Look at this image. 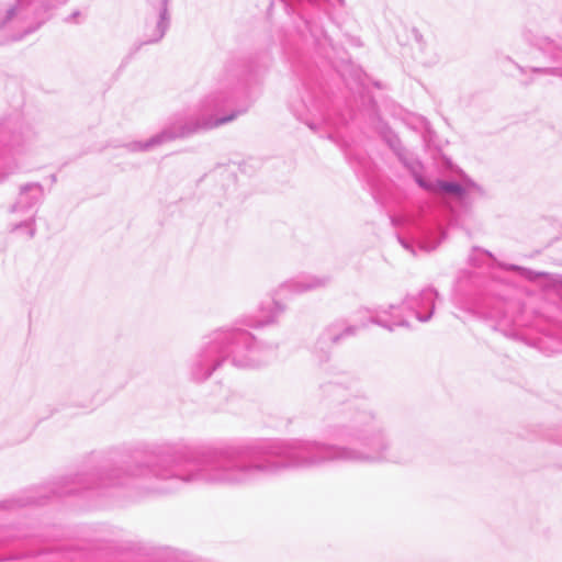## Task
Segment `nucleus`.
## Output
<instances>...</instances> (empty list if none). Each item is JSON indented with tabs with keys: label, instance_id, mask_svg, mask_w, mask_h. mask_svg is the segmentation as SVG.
Segmentation results:
<instances>
[{
	"label": "nucleus",
	"instance_id": "1",
	"mask_svg": "<svg viewBox=\"0 0 562 562\" xmlns=\"http://www.w3.org/2000/svg\"><path fill=\"white\" fill-rule=\"evenodd\" d=\"M438 188L440 190H442L443 192L449 193V194H454V195H458V196H462L463 195V189L459 184H457V183L439 182L438 183Z\"/></svg>",
	"mask_w": 562,
	"mask_h": 562
},
{
	"label": "nucleus",
	"instance_id": "2",
	"mask_svg": "<svg viewBox=\"0 0 562 562\" xmlns=\"http://www.w3.org/2000/svg\"><path fill=\"white\" fill-rule=\"evenodd\" d=\"M513 269L520 271V272H521V274H524L525 277H527V278H529V279H532V278H533V274H532L530 271L526 270V269L518 268V267H513ZM536 276H537V274H535V277H536Z\"/></svg>",
	"mask_w": 562,
	"mask_h": 562
},
{
	"label": "nucleus",
	"instance_id": "3",
	"mask_svg": "<svg viewBox=\"0 0 562 562\" xmlns=\"http://www.w3.org/2000/svg\"><path fill=\"white\" fill-rule=\"evenodd\" d=\"M227 120H228V119H222L221 121L216 122V125H217V124H222V123L226 122Z\"/></svg>",
	"mask_w": 562,
	"mask_h": 562
}]
</instances>
